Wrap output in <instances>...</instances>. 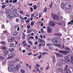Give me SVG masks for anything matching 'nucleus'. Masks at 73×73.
<instances>
[{
  "instance_id": "obj_47",
  "label": "nucleus",
  "mask_w": 73,
  "mask_h": 73,
  "mask_svg": "<svg viewBox=\"0 0 73 73\" xmlns=\"http://www.w3.org/2000/svg\"><path fill=\"white\" fill-rule=\"evenodd\" d=\"M11 56H12L13 57H14V56H16V54H15V53H13L11 54Z\"/></svg>"
},
{
  "instance_id": "obj_64",
  "label": "nucleus",
  "mask_w": 73,
  "mask_h": 73,
  "mask_svg": "<svg viewBox=\"0 0 73 73\" xmlns=\"http://www.w3.org/2000/svg\"><path fill=\"white\" fill-rule=\"evenodd\" d=\"M37 44H38V42H36L35 43V45H37Z\"/></svg>"
},
{
  "instance_id": "obj_32",
  "label": "nucleus",
  "mask_w": 73,
  "mask_h": 73,
  "mask_svg": "<svg viewBox=\"0 0 73 73\" xmlns=\"http://www.w3.org/2000/svg\"><path fill=\"white\" fill-rule=\"evenodd\" d=\"M54 35L55 36H59V34L58 33H55L54 34Z\"/></svg>"
},
{
  "instance_id": "obj_49",
  "label": "nucleus",
  "mask_w": 73,
  "mask_h": 73,
  "mask_svg": "<svg viewBox=\"0 0 73 73\" xmlns=\"http://www.w3.org/2000/svg\"><path fill=\"white\" fill-rule=\"evenodd\" d=\"M57 46L58 47V48H60V47H61V45L59 44H57Z\"/></svg>"
},
{
  "instance_id": "obj_14",
  "label": "nucleus",
  "mask_w": 73,
  "mask_h": 73,
  "mask_svg": "<svg viewBox=\"0 0 73 73\" xmlns=\"http://www.w3.org/2000/svg\"><path fill=\"white\" fill-rule=\"evenodd\" d=\"M38 41L39 43H42L43 41H44L43 40L41 39V38H38Z\"/></svg>"
},
{
  "instance_id": "obj_3",
  "label": "nucleus",
  "mask_w": 73,
  "mask_h": 73,
  "mask_svg": "<svg viewBox=\"0 0 73 73\" xmlns=\"http://www.w3.org/2000/svg\"><path fill=\"white\" fill-rule=\"evenodd\" d=\"M47 32L48 33H52V29L51 28L49 27H48L47 28Z\"/></svg>"
},
{
  "instance_id": "obj_38",
  "label": "nucleus",
  "mask_w": 73,
  "mask_h": 73,
  "mask_svg": "<svg viewBox=\"0 0 73 73\" xmlns=\"http://www.w3.org/2000/svg\"><path fill=\"white\" fill-rule=\"evenodd\" d=\"M10 15H11L10 14V13H9L8 14H7V17H10Z\"/></svg>"
},
{
  "instance_id": "obj_11",
  "label": "nucleus",
  "mask_w": 73,
  "mask_h": 73,
  "mask_svg": "<svg viewBox=\"0 0 73 73\" xmlns=\"http://www.w3.org/2000/svg\"><path fill=\"white\" fill-rule=\"evenodd\" d=\"M64 73H70L71 72L69 69H68L66 70H64Z\"/></svg>"
},
{
  "instance_id": "obj_27",
  "label": "nucleus",
  "mask_w": 73,
  "mask_h": 73,
  "mask_svg": "<svg viewBox=\"0 0 73 73\" xmlns=\"http://www.w3.org/2000/svg\"><path fill=\"white\" fill-rule=\"evenodd\" d=\"M35 23V21H32L31 23V25L32 26H33L34 25V24Z\"/></svg>"
},
{
  "instance_id": "obj_17",
  "label": "nucleus",
  "mask_w": 73,
  "mask_h": 73,
  "mask_svg": "<svg viewBox=\"0 0 73 73\" xmlns=\"http://www.w3.org/2000/svg\"><path fill=\"white\" fill-rule=\"evenodd\" d=\"M60 61L63 64H65V62H65V60L62 59L60 60Z\"/></svg>"
},
{
  "instance_id": "obj_60",
  "label": "nucleus",
  "mask_w": 73,
  "mask_h": 73,
  "mask_svg": "<svg viewBox=\"0 0 73 73\" xmlns=\"http://www.w3.org/2000/svg\"><path fill=\"white\" fill-rule=\"evenodd\" d=\"M5 5H3L2 7V8H5Z\"/></svg>"
},
{
  "instance_id": "obj_29",
  "label": "nucleus",
  "mask_w": 73,
  "mask_h": 73,
  "mask_svg": "<svg viewBox=\"0 0 73 73\" xmlns=\"http://www.w3.org/2000/svg\"><path fill=\"white\" fill-rule=\"evenodd\" d=\"M58 57H63V55L62 54H58Z\"/></svg>"
},
{
  "instance_id": "obj_58",
  "label": "nucleus",
  "mask_w": 73,
  "mask_h": 73,
  "mask_svg": "<svg viewBox=\"0 0 73 73\" xmlns=\"http://www.w3.org/2000/svg\"><path fill=\"white\" fill-rule=\"evenodd\" d=\"M33 49H37V46H34L33 47Z\"/></svg>"
},
{
  "instance_id": "obj_18",
  "label": "nucleus",
  "mask_w": 73,
  "mask_h": 73,
  "mask_svg": "<svg viewBox=\"0 0 73 73\" xmlns=\"http://www.w3.org/2000/svg\"><path fill=\"white\" fill-rule=\"evenodd\" d=\"M15 46V44L13 43H11L10 45V47H13V46Z\"/></svg>"
},
{
  "instance_id": "obj_40",
  "label": "nucleus",
  "mask_w": 73,
  "mask_h": 73,
  "mask_svg": "<svg viewBox=\"0 0 73 73\" xmlns=\"http://www.w3.org/2000/svg\"><path fill=\"white\" fill-rule=\"evenodd\" d=\"M29 19H30V18H29L28 20H27L26 21V22L28 23H29V22H30V20H29Z\"/></svg>"
},
{
  "instance_id": "obj_13",
  "label": "nucleus",
  "mask_w": 73,
  "mask_h": 73,
  "mask_svg": "<svg viewBox=\"0 0 73 73\" xmlns=\"http://www.w3.org/2000/svg\"><path fill=\"white\" fill-rule=\"evenodd\" d=\"M61 7L62 9H64L65 7V4L64 3H62L61 4Z\"/></svg>"
},
{
  "instance_id": "obj_2",
  "label": "nucleus",
  "mask_w": 73,
  "mask_h": 73,
  "mask_svg": "<svg viewBox=\"0 0 73 73\" xmlns=\"http://www.w3.org/2000/svg\"><path fill=\"white\" fill-rule=\"evenodd\" d=\"M15 66H10L8 68V70L10 72L11 71H12V70L15 69Z\"/></svg>"
},
{
  "instance_id": "obj_26",
  "label": "nucleus",
  "mask_w": 73,
  "mask_h": 73,
  "mask_svg": "<svg viewBox=\"0 0 73 73\" xmlns=\"http://www.w3.org/2000/svg\"><path fill=\"white\" fill-rule=\"evenodd\" d=\"M2 49H3L4 50H6V51L7 50V47L5 46L2 47Z\"/></svg>"
},
{
  "instance_id": "obj_34",
  "label": "nucleus",
  "mask_w": 73,
  "mask_h": 73,
  "mask_svg": "<svg viewBox=\"0 0 73 73\" xmlns=\"http://www.w3.org/2000/svg\"><path fill=\"white\" fill-rule=\"evenodd\" d=\"M19 59L18 58H16V60H15V62H18V61H19Z\"/></svg>"
},
{
  "instance_id": "obj_61",
  "label": "nucleus",
  "mask_w": 73,
  "mask_h": 73,
  "mask_svg": "<svg viewBox=\"0 0 73 73\" xmlns=\"http://www.w3.org/2000/svg\"><path fill=\"white\" fill-rule=\"evenodd\" d=\"M12 17L11 16L10 17H9V19H10V20H12Z\"/></svg>"
},
{
  "instance_id": "obj_1",
  "label": "nucleus",
  "mask_w": 73,
  "mask_h": 73,
  "mask_svg": "<svg viewBox=\"0 0 73 73\" xmlns=\"http://www.w3.org/2000/svg\"><path fill=\"white\" fill-rule=\"evenodd\" d=\"M65 8L67 9H69L71 8V4L69 2H67L65 4Z\"/></svg>"
},
{
  "instance_id": "obj_48",
  "label": "nucleus",
  "mask_w": 73,
  "mask_h": 73,
  "mask_svg": "<svg viewBox=\"0 0 73 73\" xmlns=\"http://www.w3.org/2000/svg\"><path fill=\"white\" fill-rule=\"evenodd\" d=\"M34 9H37V6L36 5H34Z\"/></svg>"
},
{
  "instance_id": "obj_51",
  "label": "nucleus",
  "mask_w": 73,
  "mask_h": 73,
  "mask_svg": "<svg viewBox=\"0 0 73 73\" xmlns=\"http://www.w3.org/2000/svg\"><path fill=\"white\" fill-rule=\"evenodd\" d=\"M1 43L2 44H5V42L4 41H2L1 42Z\"/></svg>"
},
{
  "instance_id": "obj_28",
  "label": "nucleus",
  "mask_w": 73,
  "mask_h": 73,
  "mask_svg": "<svg viewBox=\"0 0 73 73\" xmlns=\"http://www.w3.org/2000/svg\"><path fill=\"white\" fill-rule=\"evenodd\" d=\"M4 59H5V58L3 57L2 56H0V60H4Z\"/></svg>"
},
{
  "instance_id": "obj_43",
  "label": "nucleus",
  "mask_w": 73,
  "mask_h": 73,
  "mask_svg": "<svg viewBox=\"0 0 73 73\" xmlns=\"http://www.w3.org/2000/svg\"><path fill=\"white\" fill-rule=\"evenodd\" d=\"M42 42V46H44L45 44V42L44 41H43V42Z\"/></svg>"
},
{
  "instance_id": "obj_33",
  "label": "nucleus",
  "mask_w": 73,
  "mask_h": 73,
  "mask_svg": "<svg viewBox=\"0 0 73 73\" xmlns=\"http://www.w3.org/2000/svg\"><path fill=\"white\" fill-rule=\"evenodd\" d=\"M60 48H61V49H64V46L62 44L61 45V46H60Z\"/></svg>"
},
{
  "instance_id": "obj_42",
  "label": "nucleus",
  "mask_w": 73,
  "mask_h": 73,
  "mask_svg": "<svg viewBox=\"0 0 73 73\" xmlns=\"http://www.w3.org/2000/svg\"><path fill=\"white\" fill-rule=\"evenodd\" d=\"M9 50H11V51H12V50H13L14 51H15V50L13 48H10V49H9Z\"/></svg>"
},
{
  "instance_id": "obj_41",
  "label": "nucleus",
  "mask_w": 73,
  "mask_h": 73,
  "mask_svg": "<svg viewBox=\"0 0 73 73\" xmlns=\"http://www.w3.org/2000/svg\"><path fill=\"white\" fill-rule=\"evenodd\" d=\"M64 49H65V50H70V49H69V48L67 47L65 48H64Z\"/></svg>"
},
{
  "instance_id": "obj_8",
  "label": "nucleus",
  "mask_w": 73,
  "mask_h": 73,
  "mask_svg": "<svg viewBox=\"0 0 73 73\" xmlns=\"http://www.w3.org/2000/svg\"><path fill=\"white\" fill-rule=\"evenodd\" d=\"M52 42H53V43H55V44L58 43V41L54 39H52Z\"/></svg>"
},
{
  "instance_id": "obj_7",
  "label": "nucleus",
  "mask_w": 73,
  "mask_h": 73,
  "mask_svg": "<svg viewBox=\"0 0 73 73\" xmlns=\"http://www.w3.org/2000/svg\"><path fill=\"white\" fill-rule=\"evenodd\" d=\"M52 17H53L54 19H58V16H57L56 15L54 14H52L51 15Z\"/></svg>"
},
{
  "instance_id": "obj_30",
  "label": "nucleus",
  "mask_w": 73,
  "mask_h": 73,
  "mask_svg": "<svg viewBox=\"0 0 73 73\" xmlns=\"http://www.w3.org/2000/svg\"><path fill=\"white\" fill-rule=\"evenodd\" d=\"M47 11V9H46V7L43 10V12H46Z\"/></svg>"
},
{
  "instance_id": "obj_59",
  "label": "nucleus",
  "mask_w": 73,
  "mask_h": 73,
  "mask_svg": "<svg viewBox=\"0 0 73 73\" xmlns=\"http://www.w3.org/2000/svg\"><path fill=\"white\" fill-rule=\"evenodd\" d=\"M72 60L71 61V63L73 64V58H72Z\"/></svg>"
},
{
  "instance_id": "obj_54",
  "label": "nucleus",
  "mask_w": 73,
  "mask_h": 73,
  "mask_svg": "<svg viewBox=\"0 0 73 73\" xmlns=\"http://www.w3.org/2000/svg\"><path fill=\"white\" fill-rule=\"evenodd\" d=\"M8 41L9 42H12V40H11V39H9Z\"/></svg>"
},
{
  "instance_id": "obj_62",
  "label": "nucleus",
  "mask_w": 73,
  "mask_h": 73,
  "mask_svg": "<svg viewBox=\"0 0 73 73\" xmlns=\"http://www.w3.org/2000/svg\"><path fill=\"white\" fill-rule=\"evenodd\" d=\"M11 41H12L13 40H15V38H12L11 39Z\"/></svg>"
},
{
  "instance_id": "obj_36",
  "label": "nucleus",
  "mask_w": 73,
  "mask_h": 73,
  "mask_svg": "<svg viewBox=\"0 0 73 73\" xmlns=\"http://www.w3.org/2000/svg\"><path fill=\"white\" fill-rule=\"evenodd\" d=\"M31 25L30 23H29L28 25H27V27L28 28H31V26H29Z\"/></svg>"
},
{
  "instance_id": "obj_53",
  "label": "nucleus",
  "mask_w": 73,
  "mask_h": 73,
  "mask_svg": "<svg viewBox=\"0 0 73 73\" xmlns=\"http://www.w3.org/2000/svg\"><path fill=\"white\" fill-rule=\"evenodd\" d=\"M41 31L42 33H44V30L42 29H41Z\"/></svg>"
},
{
  "instance_id": "obj_23",
  "label": "nucleus",
  "mask_w": 73,
  "mask_h": 73,
  "mask_svg": "<svg viewBox=\"0 0 73 73\" xmlns=\"http://www.w3.org/2000/svg\"><path fill=\"white\" fill-rule=\"evenodd\" d=\"M57 66H58V67H60V66H61V64H60L59 63H57Z\"/></svg>"
},
{
  "instance_id": "obj_63",
  "label": "nucleus",
  "mask_w": 73,
  "mask_h": 73,
  "mask_svg": "<svg viewBox=\"0 0 73 73\" xmlns=\"http://www.w3.org/2000/svg\"><path fill=\"white\" fill-rule=\"evenodd\" d=\"M25 42H26V41L24 40V41H23V42L22 43H23V44H25Z\"/></svg>"
},
{
  "instance_id": "obj_24",
  "label": "nucleus",
  "mask_w": 73,
  "mask_h": 73,
  "mask_svg": "<svg viewBox=\"0 0 73 73\" xmlns=\"http://www.w3.org/2000/svg\"><path fill=\"white\" fill-rule=\"evenodd\" d=\"M5 13L7 15V14H8V13H9V11L7 9L6 10Z\"/></svg>"
},
{
  "instance_id": "obj_35",
  "label": "nucleus",
  "mask_w": 73,
  "mask_h": 73,
  "mask_svg": "<svg viewBox=\"0 0 73 73\" xmlns=\"http://www.w3.org/2000/svg\"><path fill=\"white\" fill-rule=\"evenodd\" d=\"M27 49H29V48H31V45L29 44L27 45Z\"/></svg>"
},
{
  "instance_id": "obj_5",
  "label": "nucleus",
  "mask_w": 73,
  "mask_h": 73,
  "mask_svg": "<svg viewBox=\"0 0 73 73\" xmlns=\"http://www.w3.org/2000/svg\"><path fill=\"white\" fill-rule=\"evenodd\" d=\"M21 65L20 64H17L16 67L15 69L16 70H18L20 68Z\"/></svg>"
},
{
  "instance_id": "obj_6",
  "label": "nucleus",
  "mask_w": 73,
  "mask_h": 73,
  "mask_svg": "<svg viewBox=\"0 0 73 73\" xmlns=\"http://www.w3.org/2000/svg\"><path fill=\"white\" fill-rule=\"evenodd\" d=\"M64 58L65 60H66V61L67 62V63H68V62H69L70 60L69 59V57L68 56H65L64 57Z\"/></svg>"
},
{
  "instance_id": "obj_31",
  "label": "nucleus",
  "mask_w": 73,
  "mask_h": 73,
  "mask_svg": "<svg viewBox=\"0 0 73 73\" xmlns=\"http://www.w3.org/2000/svg\"><path fill=\"white\" fill-rule=\"evenodd\" d=\"M53 61L54 62H55L56 61V59H55V56H54L53 57Z\"/></svg>"
},
{
  "instance_id": "obj_57",
  "label": "nucleus",
  "mask_w": 73,
  "mask_h": 73,
  "mask_svg": "<svg viewBox=\"0 0 73 73\" xmlns=\"http://www.w3.org/2000/svg\"><path fill=\"white\" fill-rule=\"evenodd\" d=\"M33 72H35V73H37V70L36 69H35V70H33Z\"/></svg>"
},
{
  "instance_id": "obj_56",
  "label": "nucleus",
  "mask_w": 73,
  "mask_h": 73,
  "mask_svg": "<svg viewBox=\"0 0 73 73\" xmlns=\"http://www.w3.org/2000/svg\"><path fill=\"white\" fill-rule=\"evenodd\" d=\"M39 17H41V14H42V13H39Z\"/></svg>"
},
{
  "instance_id": "obj_9",
  "label": "nucleus",
  "mask_w": 73,
  "mask_h": 73,
  "mask_svg": "<svg viewBox=\"0 0 73 73\" xmlns=\"http://www.w3.org/2000/svg\"><path fill=\"white\" fill-rule=\"evenodd\" d=\"M70 53V52L66 50L65 51H63V54L64 55L67 54L68 53Z\"/></svg>"
},
{
  "instance_id": "obj_19",
  "label": "nucleus",
  "mask_w": 73,
  "mask_h": 73,
  "mask_svg": "<svg viewBox=\"0 0 73 73\" xmlns=\"http://www.w3.org/2000/svg\"><path fill=\"white\" fill-rule=\"evenodd\" d=\"M13 12H14L13 9H11L10 11V13L11 15H13V13H14Z\"/></svg>"
},
{
  "instance_id": "obj_55",
  "label": "nucleus",
  "mask_w": 73,
  "mask_h": 73,
  "mask_svg": "<svg viewBox=\"0 0 73 73\" xmlns=\"http://www.w3.org/2000/svg\"><path fill=\"white\" fill-rule=\"evenodd\" d=\"M45 54H47V53L45 52L44 53H42V56H44L45 55Z\"/></svg>"
},
{
  "instance_id": "obj_52",
  "label": "nucleus",
  "mask_w": 73,
  "mask_h": 73,
  "mask_svg": "<svg viewBox=\"0 0 73 73\" xmlns=\"http://www.w3.org/2000/svg\"><path fill=\"white\" fill-rule=\"evenodd\" d=\"M4 38H5L4 36H2L1 37V39L2 40H4Z\"/></svg>"
},
{
  "instance_id": "obj_4",
  "label": "nucleus",
  "mask_w": 73,
  "mask_h": 73,
  "mask_svg": "<svg viewBox=\"0 0 73 73\" xmlns=\"http://www.w3.org/2000/svg\"><path fill=\"white\" fill-rule=\"evenodd\" d=\"M49 25L50 26H54L55 25V23L53 21H51L49 24Z\"/></svg>"
},
{
  "instance_id": "obj_46",
  "label": "nucleus",
  "mask_w": 73,
  "mask_h": 73,
  "mask_svg": "<svg viewBox=\"0 0 73 73\" xmlns=\"http://www.w3.org/2000/svg\"><path fill=\"white\" fill-rule=\"evenodd\" d=\"M14 12H15V13H16V12H17V9H15L14 10Z\"/></svg>"
},
{
  "instance_id": "obj_20",
  "label": "nucleus",
  "mask_w": 73,
  "mask_h": 73,
  "mask_svg": "<svg viewBox=\"0 0 73 73\" xmlns=\"http://www.w3.org/2000/svg\"><path fill=\"white\" fill-rule=\"evenodd\" d=\"M18 35V32H15L13 33V35L14 36H16L17 35Z\"/></svg>"
},
{
  "instance_id": "obj_25",
  "label": "nucleus",
  "mask_w": 73,
  "mask_h": 73,
  "mask_svg": "<svg viewBox=\"0 0 73 73\" xmlns=\"http://www.w3.org/2000/svg\"><path fill=\"white\" fill-rule=\"evenodd\" d=\"M28 42L29 43H30V44L31 46H32V45H33V43H32V41H29Z\"/></svg>"
},
{
  "instance_id": "obj_39",
  "label": "nucleus",
  "mask_w": 73,
  "mask_h": 73,
  "mask_svg": "<svg viewBox=\"0 0 73 73\" xmlns=\"http://www.w3.org/2000/svg\"><path fill=\"white\" fill-rule=\"evenodd\" d=\"M16 21L17 23H18V22H19V19L17 18L16 19Z\"/></svg>"
},
{
  "instance_id": "obj_44",
  "label": "nucleus",
  "mask_w": 73,
  "mask_h": 73,
  "mask_svg": "<svg viewBox=\"0 0 73 73\" xmlns=\"http://www.w3.org/2000/svg\"><path fill=\"white\" fill-rule=\"evenodd\" d=\"M63 51H62V50H60L58 51V52L60 53H62L63 54Z\"/></svg>"
},
{
  "instance_id": "obj_37",
  "label": "nucleus",
  "mask_w": 73,
  "mask_h": 73,
  "mask_svg": "<svg viewBox=\"0 0 73 73\" xmlns=\"http://www.w3.org/2000/svg\"><path fill=\"white\" fill-rule=\"evenodd\" d=\"M13 58V56H12L11 55V56H10L8 58V59H11V58Z\"/></svg>"
},
{
  "instance_id": "obj_15",
  "label": "nucleus",
  "mask_w": 73,
  "mask_h": 73,
  "mask_svg": "<svg viewBox=\"0 0 73 73\" xmlns=\"http://www.w3.org/2000/svg\"><path fill=\"white\" fill-rule=\"evenodd\" d=\"M4 53L3 54L4 57H7V50H4Z\"/></svg>"
},
{
  "instance_id": "obj_12",
  "label": "nucleus",
  "mask_w": 73,
  "mask_h": 73,
  "mask_svg": "<svg viewBox=\"0 0 73 73\" xmlns=\"http://www.w3.org/2000/svg\"><path fill=\"white\" fill-rule=\"evenodd\" d=\"M18 16H19V14L17 13H16L14 14L13 15V17L14 18L15 17H18Z\"/></svg>"
},
{
  "instance_id": "obj_21",
  "label": "nucleus",
  "mask_w": 73,
  "mask_h": 73,
  "mask_svg": "<svg viewBox=\"0 0 73 73\" xmlns=\"http://www.w3.org/2000/svg\"><path fill=\"white\" fill-rule=\"evenodd\" d=\"M58 70L60 72H63V69H62L58 68Z\"/></svg>"
},
{
  "instance_id": "obj_10",
  "label": "nucleus",
  "mask_w": 73,
  "mask_h": 73,
  "mask_svg": "<svg viewBox=\"0 0 73 73\" xmlns=\"http://www.w3.org/2000/svg\"><path fill=\"white\" fill-rule=\"evenodd\" d=\"M6 52L7 53V54H8L9 55H10V54H11L12 53V52L11 51L9 50L8 51L7 50L6 51Z\"/></svg>"
},
{
  "instance_id": "obj_22",
  "label": "nucleus",
  "mask_w": 73,
  "mask_h": 73,
  "mask_svg": "<svg viewBox=\"0 0 73 73\" xmlns=\"http://www.w3.org/2000/svg\"><path fill=\"white\" fill-rule=\"evenodd\" d=\"M73 20L71 21V22H69L68 23V25H70V24H71L72 25V24H73Z\"/></svg>"
},
{
  "instance_id": "obj_50",
  "label": "nucleus",
  "mask_w": 73,
  "mask_h": 73,
  "mask_svg": "<svg viewBox=\"0 0 73 73\" xmlns=\"http://www.w3.org/2000/svg\"><path fill=\"white\" fill-rule=\"evenodd\" d=\"M17 1V0H13V3H16Z\"/></svg>"
},
{
  "instance_id": "obj_16",
  "label": "nucleus",
  "mask_w": 73,
  "mask_h": 73,
  "mask_svg": "<svg viewBox=\"0 0 73 73\" xmlns=\"http://www.w3.org/2000/svg\"><path fill=\"white\" fill-rule=\"evenodd\" d=\"M14 64H15V61H12L10 62V66H14Z\"/></svg>"
},
{
  "instance_id": "obj_45",
  "label": "nucleus",
  "mask_w": 73,
  "mask_h": 73,
  "mask_svg": "<svg viewBox=\"0 0 73 73\" xmlns=\"http://www.w3.org/2000/svg\"><path fill=\"white\" fill-rule=\"evenodd\" d=\"M21 73H25V71H24L23 70H21Z\"/></svg>"
}]
</instances>
